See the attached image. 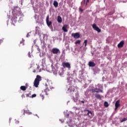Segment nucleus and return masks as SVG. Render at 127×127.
Wrapping results in <instances>:
<instances>
[{
  "label": "nucleus",
  "instance_id": "nucleus-1",
  "mask_svg": "<svg viewBox=\"0 0 127 127\" xmlns=\"http://www.w3.org/2000/svg\"><path fill=\"white\" fill-rule=\"evenodd\" d=\"M41 80H42L41 76L39 75H37L34 82V86H35L36 88L38 87V85H39V83H40Z\"/></svg>",
  "mask_w": 127,
  "mask_h": 127
},
{
  "label": "nucleus",
  "instance_id": "nucleus-2",
  "mask_svg": "<svg viewBox=\"0 0 127 127\" xmlns=\"http://www.w3.org/2000/svg\"><path fill=\"white\" fill-rule=\"evenodd\" d=\"M62 65L64 68H67L68 70H70V69H71V65L69 63L63 62L62 63Z\"/></svg>",
  "mask_w": 127,
  "mask_h": 127
},
{
  "label": "nucleus",
  "instance_id": "nucleus-3",
  "mask_svg": "<svg viewBox=\"0 0 127 127\" xmlns=\"http://www.w3.org/2000/svg\"><path fill=\"white\" fill-rule=\"evenodd\" d=\"M51 52L53 54H58V53H60V50L58 48H54L52 49Z\"/></svg>",
  "mask_w": 127,
  "mask_h": 127
},
{
  "label": "nucleus",
  "instance_id": "nucleus-4",
  "mask_svg": "<svg viewBox=\"0 0 127 127\" xmlns=\"http://www.w3.org/2000/svg\"><path fill=\"white\" fill-rule=\"evenodd\" d=\"M92 28H93V29H94V30H96V31H97V32H101V29H100L98 27V26H97V25L96 24H93L92 25Z\"/></svg>",
  "mask_w": 127,
  "mask_h": 127
},
{
  "label": "nucleus",
  "instance_id": "nucleus-5",
  "mask_svg": "<svg viewBox=\"0 0 127 127\" xmlns=\"http://www.w3.org/2000/svg\"><path fill=\"white\" fill-rule=\"evenodd\" d=\"M71 36L75 39H78V38H80V34L79 33H73L71 34Z\"/></svg>",
  "mask_w": 127,
  "mask_h": 127
},
{
  "label": "nucleus",
  "instance_id": "nucleus-6",
  "mask_svg": "<svg viewBox=\"0 0 127 127\" xmlns=\"http://www.w3.org/2000/svg\"><path fill=\"white\" fill-rule=\"evenodd\" d=\"M120 102H121V101L120 100H118L116 102V103H115V111H117V110H118L119 107L121 106V104H120Z\"/></svg>",
  "mask_w": 127,
  "mask_h": 127
},
{
  "label": "nucleus",
  "instance_id": "nucleus-7",
  "mask_svg": "<svg viewBox=\"0 0 127 127\" xmlns=\"http://www.w3.org/2000/svg\"><path fill=\"white\" fill-rule=\"evenodd\" d=\"M46 22L48 26H50L52 24V22L49 21V15L46 17Z\"/></svg>",
  "mask_w": 127,
  "mask_h": 127
},
{
  "label": "nucleus",
  "instance_id": "nucleus-8",
  "mask_svg": "<svg viewBox=\"0 0 127 127\" xmlns=\"http://www.w3.org/2000/svg\"><path fill=\"white\" fill-rule=\"evenodd\" d=\"M124 44H125V41H122L118 45V48H122L124 47Z\"/></svg>",
  "mask_w": 127,
  "mask_h": 127
},
{
  "label": "nucleus",
  "instance_id": "nucleus-9",
  "mask_svg": "<svg viewBox=\"0 0 127 127\" xmlns=\"http://www.w3.org/2000/svg\"><path fill=\"white\" fill-rule=\"evenodd\" d=\"M86 111L87 112V114H86V116H89L90 118H92V117H93V113L91 111L86 110Z\"/></svg>",
  "mask_w": 127,
  "mask_h": 127
},
{
  "label": "nucleus",
  "instance_id": "nucleus-10",
  "mask_svg": "<svg viewBox=\"0 0 127 127\" xmlns=\"http://www.w3.org/2000/svg\"><path fill=\"white\" fill-rule=\"evenodd\" d=\"M88 65L89 67H95V66H96V64H95V63L93 62L90 61L88 63Z\"/></svg>",
  "mask_w": 127,
  "mask_h": 127
},
{
  "label": "nucleus",
  "instance_id": "nucleus-11",
  "mask_svg": "<svg viewBox=\"0 0 127 127\" xmlns=\"http://www.w3.org/2000/svg\"><path fill=\"white\" fill-rule=\"evenodd\" d=\"M45 86L46 87V88L45 89V92H46V95H48V92H49L50 91V90H49V87H48V85H47V84H45Z\"/></svg>",
  "mask_w": 127,
  "mask_h": 127
},
{
  "label": "nucleus",
  "instance_id": "nucleus-12",
  "mask_svg": "<svg viewBox=\"0 0 127 127\" xmlns=\"http://www.w3.org/2000/svg\"><path fill=\"white\" fill-rule=\"evenodd\" d=\"M94 96L96 99H98V100H102V97L101 96V95L98 93H95Z\"/></svg>",
  "mask_w": 127,
  "mask_h": 127
},
{
  "label": "nucleus",
  "instance_id": "nucleus-13",
  "mask_svg": "<svg viewBox=\"0 0 127 127\" xmlns=\"http://www.w3.org/2000/svg\"><path fill=\"white\" fill-rule=\"evenodd\" d=\"M40 68V66L39 65H38L36 69H34L33 72V73H38V72H40L39 70V68Z\"/></svg>",
  "mask_w": 127,
  "mask_h": 127
},
{
  "label": "nucleus",
  "instance_id": "nucleus-14",
  "mask_svg": "<svg viewBox=\"0 0 127 127\" xmlns=\"http://www.w3.org/2000/svg\"><path fill=\"white\" fill-rule=\"evenodd\" d=\"M68 26L67 25H64L63 27H62V30L64 32H67L68 31V30H67V27Z\"/></svg>",
  "mask_w": 127,
  "mask_h": 127
},
{
  "label": "nucleus",
  "instance_id": "nucleus-15",
  "mask_svg": "<svg viewBox=\"0 0 127 127\" xmlns=\"http://www.w3.org/2000/svg\"><path fill=\"white\" fill-rule=\"evenodd\" d=\"M57 21L59 23H61L62 22V18L60 15L58 16Z\"/></svg>",
  "mask_w": 127,
  "mask_h": 127
},
{
  "label": "nucleus",
  "instance_id": "nucleus-16",
  "mask_svg": "<svg viewBox=\"0 0 127 127\" xmlns=\"http://www.w3.org/2000/svg\"><path fill=\"white\" fill-rule=\"evenodd\" d=\"M20 89H21L22 90V91H25L26 90V89H27V87L24 86H21L20 87Z\"/></svg>",
  "mask_w": 127,
  "mask_h": 127
},
{
  "label": "nucleus",
  "instance_id": "nucleus-17",
  "mask_svg": "<svg viewBox=\"0 0 127 127\" xmlns=\"http://www.w3.org/2000/svg\"><path fill=\"white\" fill-rule=\"evenodd\" d=\"M97 90V88H95L94 89H90V92H92V93H99V91H96Z\"/></svg>",
  "mask_w": 127,
  "mask_h": 127
},
{
  "label": "nucleus",
  "instance_id": "nucleus-18",
  "mask_svg": "<svg viewBox=\"0 0 127 127\" xmlns=\"http://www.w3.org/2000/svg\"><path fill=\"white\" fill-rule=\"evenodd\" d=\"M25 114H27L28 115H31V112H30L29 111H24L23 112V115H25Z\"/></svg>",
  "mask_w": 127,
  "mask_h": 127
},
{
  "label": "nucleus",
  "instance_id": "nucleus-19",
  "mask_svg": "<svg viewBox=\"0 0 127 127\" xmlns=\"http://www.w3.org/2000/svg\"><path fill=\"white\" fill-rule=\"evenodd\" d=\"M54 6L55 7H57V6H58V2H57V1H54Z\"/></svg>",
  "mask_w": 127,
  "mask_h": 127
},
{
  "label": "nucleus",
  "instance_id": "nucleus-20",
  "mask_svg": "<svg viewBox=\"0 0 127 127\" xmlns=\"http://www.w3.org/2000/svg\"><path fill=\"white\" fill-rule=\"evenodd\" d=\"M96 91L98 92V93H104V91H103V90H102L100 88H97V90Z\"/></svg>",
  "mask_w": 127,
  "mask_h": 127
},
{
  "label": "nucleus",
  "instance_id": "nucleus-21",
  "mask_svg": "<svg viewBox=\"0 0 127 127\" xmlns=\"http://www.w3.org/2000/svg\"><path fill=\"white\" fill-rule=\"evenodd\" d=\"M104 107H106V108H108V107H109V103L107 101H105L104 102Z\"/></svg>",
  "mask_w": 127,
  "mask_h": 127
},
{
  "label": "nucleus",
  "instance_id": "nucleus-22",
  "mask_svg": "<svg viewBox=\"0 0 127 127\" xmlns=\"http://www.w3.org/2000/svg\"><path fill=\"white\" fill-rule=\"evenodd\" d=\"M68 91L69 90H70V92H74V91H75V89L74 88H73L72 90V86H70L69 87V88L68 89Z\"/></svg>",
  "mask_w": 127,
  "mask_h": 127
},
{
  "label": "nucleus",
  "instance_id": "nucleus-23",
  "mask_svg": "<svg viewBox=\"0 0 127 127\" xmlns=\"http://www.w3.org/2000/svg\"><path fill=\"white\" fill-rule=\"evenodd\" d=\"M53 56V54H51V55H48L47 57L49 59H51V57Z\"/></svg>",
  "mask_w": 127,
  "mask_h": 127
},
{
  "label": "nucleus",
  "instance_id": "nucleus-24",
  "mask_svg": "<svg viewBox=\"0 0 127 127\" xmlns=\"http://www.w3.org/2000/svg\"><path fill=\"white\" fill-rule=\"evenodd\" d=\"M127 121V119L126 118H124L121 121V123H124V122H126Z\"/></svg>",
  "mask_w": 127,
  "mask_h": 127
},
{
  "label": "nucleus",
  "instance_id": "nucleus-25",
  "mask_svg": "<svg viewBox=\"0 0 127 127\" xmlns=\"http://www.w3.org/2000/svg\"><path fill=\"white\" fill-rule=\"evenodd\" d=\"M87 43H88V40H84V44H85V47L87 46Z\"/></svg>",
  "mask_w": 127,
  "mask_h": 127
},
{
  "label": "nucleus",
  "instance_id": "nucleus-26",
  "mask_svg": "<svg viewBox=\"0 0 127 127\" xmlns=\"http://www.w3.org/2000/svg\"><path fill=\"white\" fill-rule=\"evenodd\" d=\"M115 13V11H113L112 12H110L108 13V15H112V14H114Z\"/></svg>",
  "mask_w": 127,
  "mask_h": 127
},
{
  "label": "nucleus",
  "instance_id": "nucleus-27",
  "mask_svg": "<svg viewBox=\"0 0 127 127\" xmlns=\"http://www.w3.org/2000/svg\"><path fill=\"white\" fill-rule=\"evenodd\" d=\"M80 43H81V41L80 40H78L75 42V44H80Z\"/></svg>",
  "mask_w": 127,
  "mask_h": 127
},
{
  "label": "nucleus",
  "instance_id": "nucleus-28",
  "mask_svg": "<svg viewBox=\"0 0 127 127\" xmlns=\"http://www.w3.org/2000/svg\"><path fill=\"white\" fill-rule=\"evenodd\" d=\"M40 97H41V98H42V100H43V99H44V95H43V94L41 93L40 94Z\"/></svg>",
  "mask_w": 127,
  "mask_h": 127
},
{
  "label": "nucleus",
  "instance_id": "nucleus-29",
  "mask_svg": "<svg viewBox=\"0 0 127 127\" xmlns=\"http://www.w3.org/2000/svg\"><path fill=\"white\" fill-rule=\"evenodd\" d=\"M36 97V94H34L32 95L31 98H35Z\"/></svg>",
  "mask_w": 127,
  "mask_h": 127
},
{
  "label": "nucleus",
  "instance_id": "nucleus-30",
  "mask_svg": "<svg viewBox=\"0 0 127 127\" xmlns=\"http://www.w3.org/2000/svg\"><path fill=\"white\" fill-rule=\"evenodd\" d=\"M49 88L51 89V90H52V89H54V87L53 86H49Z\"/></svg>",
  "mask_w": 127,
  "mask_h": 127
},
{
  "label": "nucleus",
  "instance_id": "nucleus-31",
  "mask_svg": "<svg viewBox=\"0 0 127 127\" xmlns=\"http://www.w3.org/2000/svg\"><path fill=\"white\" fill-rule=\"evenodd\" d=\"M28 56L30 58H31V55H30V52L28 53Z\"/></svg>",
  "mask_w": 127,
  "mask_h": 127
},
{
  "label": "nucleus",
  "instance_id": "nucleus-32",
  "mask_svg": "<svg viewBox=\"0 0 127 127\" xmlns=\"http://www.w3.org/2000/svg\"><path fill=\"white\" fill-rule=\"evenodd\" d=\"M22 99H23V98H25V95L24 94H22L21 96Z\"/></svg>",
  "mask_w": 127,
  "mask_h": 127
},
{
  "label": "nucleus",
  "instance_id": "nucleus-33",
  "mask_svg": "<svg viewBox=\"0 0 127 127\" xmlns=\"http://www.w3.org/2000/svg\"><path fill=\"white\" fill-rule=\"evenodd\" d=\"M30 35H29V33H28L27 34V36H26V37H29Z\"/></svg>",
  "mask_w": 127,
  "mask_h": 127
},
{
  "label": "nucleus",
  "instance_id": "nucleus-34",
  "mask_svg": "<svg viewBox=\"0 0 127 127\" xmlns=\"http://www.w3.org/2000/svg\"><path fill=\"white\" fill-rule=\"evenodd\" d=\"M37 50L38 51H39V52H40V49H39V48H37Z\"/></svg>",
  "mask_w": 127,
  "mask_h": 127
},
{
  "label": "nucleus",
  "instance_id": "nucleus-35",
  "mask_svg": "<svg viewBox=\"0 0 127 127\" xmlns=\"http://www.w3.org/2000/svg\"><path fill=\"white\" fill-rule=\"evenodd\" d=\"M87 94H88V92L87 91H86L85 92V95H86V96H87Z\"/></svg>",
  "mask_w": 127,
  "mask_h": 127
},
{
  "label": "nucleus",
  "instance_id": "nucleus-36",
  "mask_svg": "<svg viewBox=\"0 0 127 127\" xmlns=\"http://www.w3.org/2000/svg\"><path fill=\"white\" fill-rule=\"evenodd\" d=\"M26 97H29V94H26Z\"/></svg>",
  "mask_w": 127,
  "mask_h": 127
},
{
  "label": "nucleus",
  "instance_id": "nucleus-37",
  "mask_svg": "<svg viewBox=\"0 0 127 127\" xmlns=\"http://www.w3.org/2000/svg\"><path fill=\"white\" fill-rule=\"evenodd\" d=\"M81 103H82V104H84V103H85V101H81Z\"/></svg>",
  "mask_w": 127,
  "mask_h": 127
},
{
  "label": "nucleus",
  "instance_id": "nucleus-38",
  "mask_svg": "<svg viewBox=\"0 0 127 127\" xmlns=\"http://www.w3.org/2000/svg\"><path fill=\"white\" fill-rule=\"evenodd\" d=\"M90 1V0H86V2L88 3Z\"/></svg>",
  "mask_w": 127,
  "mask_h": 127
},
{
  "label": "nucleus",
  "instance_id": "nucleus-39",
  "mask_svg": "<svg viewBox=\"0 0 127 127\" xmlns=\"http://www.w3.org/2000/svg\"><path fill=\"white\" fill-rule=\"evenodd\" d=\"M2 41L1 39H0V45L1 44Z\"/></svg>",
  "mask_w": 127,
  "mask_h": 127
},
{
  "label": "nucleus",
  "instance_id": "nucleus-40",
  "mask_svg": "<svg viewBox=\"0 0 127 127\" xmlns=\"http://www.w3.org/2000/svg\"><path fill=\"white\" fill-rule=\"evenodd\" d=\"M34 44H35V43H36V40L34 41Z\"/></svg>",
  "mask_w": 127,
  "mask_h": 127
},
{
  "label": "nucleus",
  "instance_id": "nucleus-41",
  "mask_svg": "<svg viewBox=\"0 0 127 127\" xmlns=\"http://www.w3.org/2000/svg\"><path fill=\"white\" fill-rule=\"evenodd\" d=\"M16 123H17V124H19V121H17L16 122Z\"/></svg>",
  "mask_w": 127,
  "mask_h": 127
},
{
  "label": "nucleus",
  "instance_id": "nucleus-42",
  "mask_svg": "<svg viewBox=\"0 0 127 127\" xmlns=\"http://www.w3.org/2000/svg\"><path fill=\"white\" fill-rule=\"evenodd\" d=\"M80 11H83V10L81 9V8L80 9Z\"/></svg>",
  "mask_w": 127,
  "mask_h": 127
},
{
  "label": "nucleus",
  "instance_id": "nucleus-43",
  "mask_svg": "<svg viewBox=\"0 0 127 127\" xmlns=\"http://www.w3.org/2000/svg\"><path fill=\"white\" fill-rule=\"evenodd\" d=\"M85 5L86 6L88 5V3L86 2Z\"/></svg>",
  "mask_w": 127,
  "mask_h": 127
},
{
  "label": "nucleus",
  "instance_id": "nucleus-44",
  "mask_svg": "<svg viewBox=\"0 0 127 127\" xmlns=\"http://www.w3.org/2000/svg\"><path fill=\"white\" fill-rule=\"evenodd\" d=\"M29 95V96H30V95H31V93H29V94H28Z\"/></svg>",
  "mask_w": 127,
  "mask_h": 127
},
{
  "label": "nucleus",
  "instance_id": "nucleus-45",
  "mask_svg": "<svg viewBox=\"0 0 127 127\" xmlns=\"http://www.w3.org/2000/svg\"><path fill=\"white\" fill-rule=\"evenodd\" d=\"M86 2V0H84V3Z\"/></svg>",
  "mask_w": 127,
  "mask_h": 127
},
{
  "label": "nucleus",
  "instance_id": "nucleus-46",
  "mask_svg": "<svg viewBox=\"0 0 127 127\" xmlns=\"http://www.w3.org/2000/svg\"><path fill=\"white\" fill-rule=\"evenodd\" d=\"M11 120V119H9V121H10V122Z\"/></svg>",
  "mask_w": 127,
  "mask_h": 127
},
{
  "label": "nucleus",
  "instance_id": "nucleus-47",
  "mask_svg": "<svg viewBox=\"0 0 127 127\" xmlns=\"http://www.w3.org/2000/svg\"><path fill=\"white\" fill-rule=\"evenodd\" d=\"M93 95H92L91 98H93Z\"/></svg>",
  "mask_w": 127,
  "mask_h": 127
}]
</instances>
